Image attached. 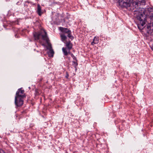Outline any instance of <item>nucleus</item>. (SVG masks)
<instances>
[{
  "label": "nucleus",
  "instance_id": "obj_1",
  "mask_svg": "<svg viewBox=\"0 0 153 153\" xmlns=\"http://www.w3.org/2000/svg\"><path fill=\"white\" fill-rule=\"evenodd\" d=\"M137 19V26L140 30L145 29L146 33L148 35H153V23H148L145 26L144 25L147 22V16L146 12L143 11V13H140L136 16Z\"/></svg>",
  "mask_w": 153,
  "mask_h": 153
},
{
  "label": "nucleus",
  "instance_id": "obj_2",
  "mask_svg": "<svg viewBox=\"0 0 153 153\" xmlns=\"http://www.w3.org/2000/svg\"><path fill=\"white\" fill-rule=\"evenodd\" d=\"M119 5L122 8H128L132 4L129 0H119Z\"/></svg>",
  "mask_w": 153,
  "mask_h": 153
},
{
  "label": "nucleus",
  "instance_id": "obj_3",
  "mask_svg": "<svg viewBox=\"0 0 153 153\" xmlns=\"http://www.w3.org/2000/svg\"><path fill=\"white\" fill-rule=\"evenodd\" d=\"M59 30H60L62 33H67V36L71 40L74 39V37L71 34V31L67 28H64L62 27H59Z\"/></svg>",
  "mask_w": 153,
  "mask_h": 153
},
{
  "label": "nucleus",
  "instance_id": "obj_4",
  "mask_svg": "<svg viewBox=\"0 0 153 153\" xmlns=\"http://www.w3.org/2000/svg\"><path fill=\"white\" fill-rule=\"evenodd\" d=\"M24 98L15 96V103L16 106L17 107L22 106L24 103Z\"/></svg>",
  "mask_w": 153,
  "mask_h": 153
},
{
  "label": "nucleus",
  "instance_id": "obj_5",
  "mask_svg": "<svg viewBox=\"0 0 153 153\" xmlns=\"http://www.w3.org/2000/svg\"><path fill=\"white\" fill-rule=\"evenodd\" d=\"M44 33L45 35L42 36V39L43 40L45 41L48 44V46L47 47V49L48 50L52 49L51 45L49 43V40L47 36V33L45 31H44Z\"/></svg>",
  "mask_w": 153,
  "mask_h": 153
},
{
  "label": "nucleus",
  "instance_id": "obj_6",
  "mask_svg": "<svg viewBox=\"0 0 153 153\" xmlns=\"http://www.w3.org/2000/svg\"><path fill=\"white\" fill-rule=\"evenodd\" d=\"M16 96L22 98H25L26 95L25 94V91L22 88L18 89L16 93Z\"/></svg>",
  "mask_w": 153,
  "mask_h": 153
},
{
  "label": "nucleus",
  "instance_id": "obj_7",
  "mask_svg": "<svg viewBox=\"0 0 153 153\" xmlns=\"http://www.w3.org/2000/svg\"><path fill=\"white\" fill-rule=\"evenodd\" d=\"M44 35H42L41 32H35L33 33V36L35 40H38L40 39V37L41 36L42 37V36H44Z\"/></svg>",
  "mask_w": 153,
  "mask_h": 153
},
{
  "label": "nucleus",
  "instance_id": "obj_8",
  "mask_svg": "<svg viewBox=\"0 0 153 153\" xmlns=\"http://www.w3.org/2000/svg\"><path fill=\"white\" fill-rule=\"evenodd\" d=\"M65 43L67 48L70 51L72 48L73 44L69 40L68 41L66 42Z\"/></svg>",
  "mask_w": 153,
  "mask_h": 153
},
{
  "label": "nucleus",
  "instance_id": "obj_9",
  "mask_svg": "<svg viewBox=\"0 0 153 153\" xmlns=\"http://www.w3.org/2000/svg\"><path fill=\"white\" fill-rule=\"evenodd\" d=\"M37 12L39 16H41L42 13L41 11V7L39 4L37 5Z\"/></svg>",
  "mask_w": 153,
  "mask_h": 153
},
{
  "label": "nucleus",
  "instance_id": "obj_10",
  "mask_svg": "<svg viewBox=\"0 0 153 153\" xmlns=\"http://www.w3.org/2000/svg\"><path fill=\"white\" fill-rule=\"evenodd\" d=\"M61 40L62 42H64L67 39V37L64 33H61L60 35Z\"/></svg>",
  "mask_w": 153,
  "mask_h": 153
},
{
  "label": "nucleus",
  "instance_id": "obj_11",
  "mask_svg": "<svg viewBox=\"0 0 153 153\" xmlns=\"http://www.w3.org/2000/svg\"><path fill=\"white\" fill-rule=\"evenodd\" d=\"M144 2L145 0H136V1L135 3V7L136 8V7L137 6H138V4H140V3H144Z\"/></svg>",
  "mask_w": 153,
  "mask_h": 153
},
{
  "label": "nucleus",
  "instance_id": "obj_12",
  "mask_svg": "<svg viewBox=\"0 0 153 153\" xmlns=\"http://www.w3.org/2000/svg\"><path fill=\"white\" fill-rule=\"evenodd\" d=\"M49 50V52L48 53L49 55L51 56H53V55L54 53V52L53 50L52 49H51Z\"/></svg>",
  "mask_w": 153,
  "mask_h": 153
},
{
  "label": "nucleus",
  "instance_id": "obj_13",
  "mask_svg": "<svg viewBox=\"0 0 153 153\" xmlns=\"http://www.w3.org/2000/svg\"><path fill=\"white\" fill-rule=\"evenodd\" d=\"M62 51L64 53V55L65 56H67L68 55V52L66 48H62Z\"/></svg>",
  "mask_w": 153,
  "mask_h": 153
},
{
  "label": "nucleus",
  "instance_id": "obj_14",
  "mask_svg": "<svg viewBox=\"0 0 153 153\" xmlns=\"http://www.w3.org/2000/svg\"><path fill=\"white\" fill-rule=\"evenodd\" d=\"M35 95L36 96H38L39 95V90L37 89H36L35 90Z\"/></svg>",
  "mask_w": 153,
  "mask_h": 153
},
{
  "label": "nucleus",
  "instance_id": "obj_15",
  "mask_svg": "<svg viewBox=\"0 0 153 153\" xmlns=\"http://www.w3.org/2000/svg\"><path fill=\"white\" fill-rule=\"evenodd\" d=\"M148 10L150 14L151 13L153 12V7H149L148 8Z\"/></svg>",
  "mask_w": 153,
  "mask_h": 153
},
{
  "label": "nucleus",
  "instance_id": "obj_16",
  "mask_svg": "<svg viewBox=\"0 0 153 153\" xmlns=\"http://www.w3.org/2000/svg\"><path fill=\"white\" fill-rule=\"evenodd\" d=\"M130 2L132 4V5L134 6V7L135 6V3L136 1V0H129Z\"/></svg>",
  "mask_w": 153,
  "mask_h": 153
},
{
  "label": "nucleus",
  "instance_id": "obj_17",
  "mask_svg": "<svg viewBox=\"0 0 153 153\" xmlns=\"http://www.w3.org/2000/svg\"><path fill=\"white\" fill-rule=\"evenodd\" d=\"M93 41H94L95 43H97L99 42L98 39L96 37H95L93 39Z\"/></svg>",
  "mask_w": 153,
  "mask_h": 153
},
{
  "label": "nucleus",
  "instance_id": "obj_18",
  "mask_svg": "<svg viewBox=\"0 0 153 153\" xmlns=\"http://www.w3.org/2000/svg\"><path fill=\"white\" fill-rule=\"evenodd\" d=\"M71 56L74 60H75V61H77V60L76 59V58L75 56H74L73 55V53H71Z\"/></svg>",
  "mask_w": 153,
  "mask_h": 153
},
{
  "label": "nucleus",
  "instance_id": "obj_19",
  "mask_svg": "<svg viewBox=\"0 0 153 153\" xmlns=\"http://www.w3.org/2000/svg\"><path fill=\"white\" fill-rule=\"evenodd\" d=\"M69 76V75L68 74V72L67 71L66 72V75H65V78L67 79H68Z\"/></svg>",
  "mask_w": 153,
  "mask_h": 153
},
{
  "label": "nucleus",
  "instance_id": "obj_20",
  "mask_svg": "<svg viewBox=\"0 0 153 153\" xmlns=\"http://www.w3.org/2000/svg\"><path fill=\"white\" fill-rule=\"evenodd\" d=\"M73 63H74V64H75L76 65V66H77L78 65V63L77 61H73L72 62Z\"/></svg>",
  "mask_w": 153,
  "mask_h": 153
},
{
  "label": "nucleus",
  "instance_id": "obj_21",
  "mask_svg": "<svg viewBox=\"0 0 153 153\" xmlns=\"http://www.w3.org/2000/svg\"><path fill=\"white\" fill-rule=\"evenodd\" d=\"M0 153H5V152L2 149H0Z\"/></svg>",
  "mask_w": 153,
  "mask_h": 153
},
{
  "label": "nucleus",
  "instance_id": "obj_22",
  "mask_svg": "<svg viewBox=\"0 0 153 153\" xmlns=\"http://www.w3.org/2000/svg\"><path fill=\"white\" fill-rule=\"evenodd\" d=\"M94 44H95V43L94 41L91 43V45H94Z\"/></svg>",
  "mask_w": 153,
  "mask_h": 153
},
{
  "label": "nucleus",
  "instance_id": "obj_23",
  "mask_svg": "<svg viewBox=\"0 0 153 153\" xmlns=\"http://www.w3.org/2000/svg\"><path fill=\"white\" fill-rule=\"evenodd\" d=\"M151 49L153 51V44L152 45V46L151 47Z\"/></svg>",
  "mask_w": 153,
  "mask_h": 153
},
{
  "label": "nucleus",
  "instance_id": "obj_24",
  "mask_svg": "<svg viewBox=\"0 0 153 153\" xmlns=\"http://www.w3.org/2000/svg\"><path fill=\"white\" fill-rule=\"evenodd\" d=\"M15 37H17V38H18V36H17V34H16V35H15Z\"/></svg>",
  "mask_w": 153,
  "mask_h": 153
}]
</instances>
